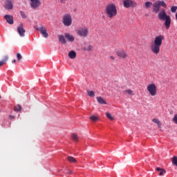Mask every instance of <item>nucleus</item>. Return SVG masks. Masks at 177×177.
Here are the masks:
<instances>
[{"label": "nucleus", "mask_w": 177, "mask_h": 177, "mask_svg": "<svg viewBox=\"0 0 177 177\" xmlns=\"http://www.w3.org/2000/svg\"><path fill=\"white\" fill-rule=\"evenodd\" d=\"M30 5L32 9H38L41 6L40 0H30Z\"/></svg>", "instance_id": "obj_9"}, {"label": "nucleus", "mask_w": 177, "mask_h": 177, "mask_svg": "<svg viewBox=\"0 0 177 177\" xmlns=\"http://www.w3.org/2000/svg\"><path fill=\"white\" fill-rule=\"evenodd\" d=\"M110 59H111V60H115V57H114V56H111V57H110Z\"/></svg>", "instance_id": "obj_36"}, {"label": "nucleus", "mask_w": 177, "mask_h": 177, "mask_svg": "<svg viewBox=\"0 0 177 177\" xmlns=\"http://www.w3.org/2000/svg\"><path fill=\"white\" fill-rule=\"evenodd\" d=\"M124 93H127L128 95H129L130 96H134L135 95V92L131 89V88H129V89H127V90H124L123 91Z\"/></svg>", "instance_id": "obj_18"}, {"label": "nucleus", "mask_w": 177, "mask_h": 177, "mask_svg": "<svg viewBox=\"0 0 177 177\" xmlns=\"http://www.w3.org/2000/svg\"><path fill=\"white\" fill-rule=\"evenodd\" d=\"M20 15H21L22 19H27V16L26 15V14H24V12L21 11Z\"/></svg>", "instance_id": "obj_33"}, {"label": "nucleus", "mask_w": 177, "mask_h": 177, "mask_svg": "<svg viewBox=\"0 0 177 177\" xmlns=\"http://www.w3.org/2000/svg\"><path fill=\"white\" fill-rule=\"evenodd\" d=\"M76 33L79 37H82V38H86L89 35V28L86 26L81 27L76 30Z\"/></svg>", "instance_id": "obj_5"}, {"label": "nucleus", "mask_w": 177, "mask_h": 177, "mask_svg": "<svg viewBox=\"0 0 177 177\" xmlns=\"http://www.w3.org/2000/svg\"><path fill=\"white\" fill-rule=\"evenodd\" d=\"M83 50L86 52H91V50H93V46H92L91 44H86L83 46Z\"/></svg>", "instance_id": "obj_15"}, {"label": "nucleus", "mask_w": 177, "mask_h": 177, "mask_svg": "<svg viewBox=\"0 0 177 177\" xmlns=\"http://www.w3.org/2000/svg\"><path fill=\"white\" fill-rule=\"evenodd\" d=\"M87 94L90 97H95V91H87Z\"/></svg>", "instance_id": "obj_25"}, {"label": "nucleus", "mask_w": 177, "mask_h": 177, "mask_svg": "<svg viewBox=\"0 0 177 177\" xmlns=\"http://www.w3.org/2000/svg\"><path fill=\"white\" fill-rule=\"evenodd\" d=\"M4 19L6 20L7 23L8 24H13L14 21H13V16L12 15H5Z\"/></svg>", "instance_id": "obj_16"}, {"label": "nucleus", "mask_w": 177, "mask_h": 177, "mask_svg": "<svg viewBox=\"0 0 177 177\" xmlns=\"http://www.w3.org/2000/svg\"><path fill=\"white\" fill-rule=\"evenodd\" d=\"M17 60H18L19 62H20V60H21V59H23V57L21 56V54H20V53H17Z\"/></svg>", "instance_id": "obj_32"}, {"label": "nucleus", "mask_w": 177, "mask_h": 177, "mask_svg": "<svg viewBox=\"0 0 177 177\" xmlns=\"http://www.w3.org/2000/svg\"><path fill=\"white\" fill-rule=\"evenodd\" d=\"M64 37L66 39V40L68 41V42H74V40L75 39V37H74V35L68 32L64 33Z\"/></svg>", "instance_id": "obj_14"}, {"label": "nucleus", "mask_w": 177, "mask_h": 177, "mask_svg": "<svg viewBox=\"0 0 177 177\" xmlns=\"http://www.w3.org/2000/svg\"><path fill=\"white\" fill-rule=\"evenodd\" d=\"M171 10L172 12V13H175L177 10V7L176 6H172L171 8Z\"/></svg>", "instance_id": "obj_34"}, {"label": "nucleus", "mask_w": 177, "mask_h": 177, "mask_svg": "<svg viewBox=\"0 0 177 177\" xmlns=\"http://www.w3.org/2000/svg\"><path fill=\"white\" fill-rule=\"evenodd\" d=\"M39 31L44 38H48V37H49V34H48V31L46 30V28L45 26L40 27Z\"/></svg>", "instance_id": "obj_12"}, {"label": "nucleus", "mask_w": 177, "mask_h": 177, "mask_svg": "<svg viewBox=\"0 0 177 177\" xmlns=\"http://www.w3.org/2000/svg\"><path fill=\"white\" fill-rule=\"evenodd\" d=\"M12 63H16V59L12 60Z\"/></svg>", "instance_id": "obj_38"}, {"label": "nucleus", "mask_w": 177, "mask_h": 177, "mask_svg": "<svg viewBox=\"0 0 177 177\" xmlns=\"http://www.w3.org/2000/svg\"><path fill=\"white\" fill-rule=\"evenodd\" d=\"M60 2L64 4L66 2H67V0H60Z\"/></svg>", "instance_id": "obj_35"}, {"label": "nucleus", "mask_w": 177, "mask_h": 177, "mask_svg": "<svg viewBox=\"0 0 177 177\" xmlns=\"http://www.w3.org/2000/svg\"><path fill=\"white\" fill-rule=\"evenodd\" d=\"M90 120H91V121H98L99 117H97L96 115H91L90 117Z\"/></svg>", "instance_id": "obj_29"}, {"label": "nucleus", "mask_w": 177, "mask_h": 177, "mask_svg": "<svg viewBox=\"0 0 177 177\" xmlns=\"http://www.w3.org/2000/svg\"><path fill=\"white\" fill-rule=\"evenodd\" d=\"M8 60V56H6L4 57V59H3L2 61H0V67L1 66H3V64H5L6 63V61Z\"/></svg>", "instance_id": "obj_28"}, {"label": "nucleus", "mask_w": 177, "mask_h": 177, "mask_svg": "<svg viewBox=\"0 0 177 177\" xmlns=\"http://www.w3.org/2000/svg\"><path fill=\"white\" fill-rule=\"evenodd\" d=\"M162 41H164L163 35L156 36L153 41L151 44L150 50L153 55H158L160 53V49L162 45Z\"/></svg>", "instance_id": "obj_1"}, {"label": "nucleus", "mask_w": 177, "mask_h": 177, "mask_svg": "<svg viewBox=\"0 0 177 177\" xmlns=\"http://www.w3.org/2000/svg\"><path fill=\"white\" fill-rule=\"evenodd\" d=\"M151 5H153V3H151L150 1H147V2H145V6L146 9H149V8L151 7Z\"/></svg>", "instance_id": "obj_26"}, {"label": "nucleus", "mask_w": 177, "mask_h": 177, "mask_svg": "<svg viewBox=\"0 0 177 177\" xmlns=\"http://www.w3.org/2000/svg\"><path fill=\"white\" fill-rule=\"evenodd\" d=\"M68 56L69 59H75V57H77V53H75V51H74V50H71L68 53Z\"/></svg>", "instance_id": "obj_17"}, {"label": "nucleus", "mask_w": 177, "mask_h": 177, "mask_svg": "<svg viewBox=\"0 0 177 177\" xmlns=\"http://www.w3.org/2000/svg\"><path fill=\"white\" fill-rule=\"evenodd\" d=\"M72 139L75 142H78V135H77L76 133L72 134Z\"/></svg>", "instance_id": "obj_27"}, {"label": "nucleus", "mask_w": 177, "mask_h": 177, "mask_svg": "<svg viewBox=\"0 0 177 177\" xmlns=\"http://www.w3.org/2000/svg\"><path fill=\"white\" fill-rule=\"evenodd\" d=\"M147 91L150 96H157V93H158V87H157L156 83L151 82L147 84Z\"/></svg>", "instance_id": "obj_4"}, {"label": "nucleus", "mask_w": 177, "mask_h": 177, "mask_svg": "<svg viewBox=\"0 0 177 177\" xmlns=\"http://www.w3.org/2000/svg\"><path fill=\"white\" fill-rule=\"evenodd\" d=\"M97 101L100 103V104H107V102L103 97H97Z\"/></svg>", "instance_id": "obj_19"}, {"label": "nucleus", "mask_w": 177, "mask_h": 177, "mask_svg": "<svg viewBox=\"0 0 177 177\" xmlns=\"http://www.w3.org/2000/svg\"><path fill=\"white\" fill-rule=\"evenodd\" d=\"M156 171H157L158 172H159L160 176H162V175H164V174H165V169H161V168H160V167H157V168H156Z\"/></svg>", "instance_id": "obj_21"}, {"label": "nucleus", "mask_w": 177, "mask_h": 177, "mask_svg": "<svg viewBox=\"0 0 177 177\" xmlns=\"http://www.w3.org/2000/svg\"><path fill=\"white\" fill-rule=\"evenodd\" d=\"M62 23L66 27H70V26L73 24V18H71V15L69 14L64 15Z\"/></svg>", "instance_id": "obj_7"}, {"label": "nucleus", "mask_w": 177, "mask_h": 177, "mask_svg": "<svg viewBox=\"0 0 177 177\" xmlns=\"http://www.w3.org/2000/svg\"><path fill=\"white\" fill-rule=\"evenodd\" d=\"M172 121L174 124H176L177 125V114H175L172 118Z\"/></svg>", "instance_id": "obj_31"}, {"label": "nucleus", "mask_w": 177, "mask_h": 177, "mask_svg": "<svg viewBox=\"0 0 177 177\" xmlns=\"http://www.w3.org/2000/svg\"><path fill=\"white\" fill-rule=\"evenodd\" d=\"M17 32L19 34L20 37H25L26 35V30L24 28L23 24H20L17 27Z\"/></svg>", "instance_id": "obj_10"}, {"label": "nucleus", "mask_w": 177, "mask_h": 177, "mask_svg": "<svg viewBox=\"0 0 177 177\" xmlns=\"http://www.w3.org/2000/svg\"><path fill=\"white\" fill-rule=\"evenodd\" d=\"M153 122H154L155 124H156L158 127V128H161V122L160 121V120L157 119V118H153L152 120Z\"/></svg>", "instance_id": "obj_22"}, {"label": "nucleus", "mask_w": 177, "mask_h": 177, "mask_svg": "<svg viewBox=\"0 0 177 177\" xmlns=\"http://www.w3.org/2000/svg\"><path fill=\"white\" fill-rule=\"evenodd\" d=\"M68 174L69 175L71 174H73V171L70 170V171L68 172Z\"/></svg>", "instance_id": "obj_37"}, {"label": "nucleus", "mask_w": 177, "mask_h": 177, "mask_svg": "<svg viewBox=\"0 0 177 177\" xmlns=\"http://www.w3.org/2000/svg\"><path fill=\"white\" fill-rule=\"evenodd\" d=\"M123 5L125 8H136L138 6V3L132 0H124Z\"/></svg>", "instance_id": "obj_8"}, {"label": "nucleus", "mask_w": 177, "mask_h": 177, "mask_svg": "<svg viewBox=\"0 0 177 177\" xmlns=\"http://www.w3.org/2000/svg\"><path fill=\"white\" fill-rule=\"evenodd\" d=\"M106 118L110 120V121H113L114 120V118L113 117V115L110 113L106 112Z\"/></svg>", "instance_id": "obj_23"}, {"label": "nucleus", "mask_w": 177, "mask_h": 177, "mask_svg": "<svg viewBox=\"0 0 177 177\" xmlns=\"http://www.w3.org/2000/svg\"><path fill=\"white\" fill-rule=\"evenodd\" d=\"M4 8L7 10H12L13 9V3L10 0H8L4 6Z\"/></svg>", "instance_id": "obj_13"}, {"label": "nucleus", "mask_w": 177, "mask_h": 177, "mask_svg": "<svg viewBox=\"0 0 177 177\" xmlns=\"http://www.w3.org/2000/svg\"><path fill=\"white\" fill-rule=\"evenodd\" d=\"M15 111H21V106L20 105H17L14 108Z\"/></svg>", "instance_id": "obj_30"}, {"label": "nucleus", "mask_w": 177, "mask_h": 177, "mask_svg": "<svg viewBox=\"0 0 177 177\" xmlns=\"http://www.w3.org/2000/svg\"><path fill=\"white\" fill-rule=\"evenodd\" d=\"M58 38L59 42H61L62 44H66L67 41H66V38L64 36H63V35H59L58 36Z\"/></svg>", "instance_id": "obj_20"}, {"label": "nucleus", "mask_w": 177, "mask_h": 177, "mask_svg": "<svg viewBox=\"0 0 177 177\" xmlns=\"http://www.w3.org/2000/svg\"><path fill=\"white\" fill-rule=\"evenodd\" d=\"M162 6V8H167V3L165 1H158L153 4L152 12L153 13H158L160 12V8Z\"/></svg>", "instance_id": "obj_6"}, {"label": "nucleus", "mask_w": 177, "mask_h": 177, "mask_svg": "<svg viewBox=\"0 0 177 177\" xmlns=\"http://www.w3.org/2000/svg\"><path fill=\"white\" fill-rule=\"evenodd\" d=\"M105 14L109 19L117 16V6L114 3H109L105 7Z\"/></svg>", "instance_id": "obj_2"}, {"label": "nucleus", "mask_w": 177, "mask_h": 177, "mask_svg": "<svg viewBox=\"0 0 177 177\" xmlns=\"http://www.w3.org/2000/svg\"><path fill=\"white\" fill-rule=\"evenodd\" d=\"M68 161H69V162H73V163L77 162V160H75V158L73 156H68Z\"/></svg>", "instance_id": "obj_24"}, {"label": "nucleus", "mask_w": 177, "mask_h": 177, "mask_svg": "<svg viewBox=\"0 0 177 177\" xmlns=\"http://www.w3.org/2000/svg\"><path fill=\"white\" fill-rule=\"evenodd\" d=\"M0 99H1V96H0Z\"/></svg>", "instance_id": "obj_39"}, {"label": "nucleus", "mask_w": 177, "mask_h": 177, "mask_svg": "<svg viewBox=\"0 0 177 177\" xmlns=\"http://www.w3.org/2000/svg\"><path fill=\"white\" fill-rule=\"evenodd\" d=\"M116 55L120 59H125L127 57V53L124 50H118L116 51Z\"/></svg>", "instance_id": "obj_11"}, {"label": "nucleus", "mask_w": 177, "mask_h": 177, "mask_svg": "<svg viewBox=\"0 0 177 177\" xmlns=\"http://www.w3.org/2000/svg\"><path fill=\"white\" fill-rule=\"evenodd\" d=\"M158 19L160 20H162L165 22V26L167 28V30H168V28H169V27H171V17L168 15H167V12H165V10H161L159 14H158Z\"/></svg>", "instance_id": "obj_3"}]
</instances>
